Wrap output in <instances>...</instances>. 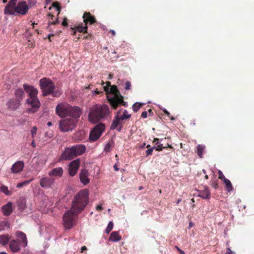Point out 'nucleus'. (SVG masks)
I'll list each match as a JSON object with an SVG mask.
<instances>
[{
  "mask_svg": "<svg viewBox=\"0 0 254 254\" xmlns=\"http://www.w3.org/2000/svg\"><path fill=\"white\" fill-rule=\"evenodd\" d=\"M89 202V192L87 190H80L74 197L70 209L63 216V224L66 229H71L79 213L86 207Z\"/></svg>",
  "mask_w": 254,
  "mask_h": 254,
  "instance_id": "1",
  "label": "nucleus"
},
{
  "mask_svg": "<svg viewBox=\"0 0 254 254\" xmlns=\"http://www.w3.org/2000/svg\"><path fill=\"white\" fill-rule=\"evenodd\" d=\"M106 83L107 85L104 86L103 88L111 106L115 109H117L119 104L127 107V103L123 100V97L120 94L117 87L111 86L109 81L106 82Z\"/></svg>",
  "mask_w": 254,
  "mask_h": 254,
  "instance_id": "2",
  "label": "nucleus"
},
{
  "mask_svg": "<svg viewBox=\"0 0 254 254\" xmlns=\"http://www.w3.org/2000/svg\"><path fill=\"white\" fill-rule=\"evenodd\" d=\"M109 113V108L107 105L96 104L89 109V120L93 124L97 123L101 119L106 118Z\"/></svg>",
  "mask_w": 254,
  "mask_h": 254,
  "instance_id": "3",
  "label": "nucleus"
},
{
  "mask_svg": "<svg viewBox=\"0 0 254 254\" xmlns=\"http://www.w3.org/2000/svg\"><path fill=\"white\" fill-rule=\"evenodd\" d=\"M23 87L29 96V98L26 99V102L32 107L28 109L27 111L29 113H35L38 110L40 107V103L37 96L38 91L33 86L26 84L23 85Z\"/></svg>",
  "mask_w": 254,
  "mask_h": 254,
  "instance_id": "4",
  "label": "nucleus"
},
{
  "mask_svg": "<svg viewBox=\"0 0 254 254\" xmlns=\"http://www.w3.org/2000/svg\"><path fill=\"white\" fill-rule=\"evenodd\" d=\"M39 84L44 96L51 94L53 97H59L62 94V91L55 88L54 83L49 78L44 77L41 79Z\"/></svg>",
  "mask_w": 254,
  "mask_h": 254,
  "instance_id": "5",
  "label": "nucleus"
},
{
  "mask_svg": "<svg viewBox=\"0 0 254 254\" xmlns=\"http://www.w3.org/2000/svg\"><path fill=\"white\" fill-rule=\"evenodd\" d=\"M17 237V240H13L10 242L9 249L13 253H16L20 250V246L25 248L27 246V239L26 235L22 231H17L15 233Z\"/></svg>",
  "mask_w": 254,
  "mask_h": 254,
  "instance_id": "6",
  "label": "nucleus"
},
{
  "mask_svg": "<svg viewBox=\"0 0 254 254\" xmlns=\"http://www.w3.org/2000/svg\"><path fill=\"white\" fill-rule=\"evenodd\" d=\"M77 122L76 119L71 118L61 120L59 123L60 129L63 132L71 131L76 127Z\"/></svg>",
  "mask_w": 254,
  "mask_h": 254,
  "instance_id": "7",
  "label": "nucleus"
},
{
  "mask_svg": "<svg viewBox=\"0 0 254 254\" xmlns=\"http://www.w3.org/2000/svg\"><path fill=\"white\" fill-rule=\"evenodd\" d=\"M104 129L105 126L104 124H99L96 125L90 133V140L92 141H94L97 140L100 137Z\"/></svg>",
  "mask_w": 254,
  "mask_h": 254,
  "instance_id": "8",
  "label": "nucleus"
},
{
  "mask_svg": "<svg viewBox=\"0 0 254 254\" xmlns=\"http://www.w3.org/2000/svg\"><path fill=\"white\" fill-rule=\"evenodd\" d=\"M70 108V105L67 103H60L56 107V112L59 117L64 118L68 116Z\"/></svg>",
  "mask_w": 254,
  "mask_h": 254,
  "instance_id": "9",
  "label": "nucleus"
},
{
  "mask_svg": "<svg viewBox=\"0 0 254 254\" xmlns=\"http://www.w3.org/2000/svg\"><path fill=\"white\" fill-rule=\"evenodd\" d=\"M55 179L50 177H43L39 181L40 186L44 189L50 188L55 183Z\"/></svg>",
  "mask_w": 254,
  "mask_h": 254,
  "instance_id": "10",
  "label": "nucleus"
},
{
  "mask_svg": "<svg viewBox=\"0 0 254 254\" xmlns=\"http://www.w3.org/2000/svg\"><path fill=\"white\" fill-rule=\"evenodd\" d=\"M28 9L29 7L25 1L19 2L15 7V14L24 15L27 12Z\"/></svg>",
  "mask_w": 254,
  "mask_h": 254,
  "instance_id": "11",
  "label": "nucleus"
},
{
  "mask_svg": "<svg viewBox=\"0 0 254 254\" xmlns=\"http://www.w3.org/2000/svg\"><path fill=\"white\" fill-rule=\"evenodd\" d=\"M80 165L79 159L71 161L69 164L68 172L70 176H74L76 175Z\"/></svg>",
  "mask_w": 254,
  "mask_h": 254,
  "instance_id": "12",
  "label": "nucleus"
},
{
  "mask_svg": "<svg viewBox=\"0 0 254 254\" xmlns=\"http://www.w3.org/2000/svg\"><path fill=\"white\" fill-rule=\"evenodd\" d=\"M121 111L119 110L117 112L116 115L110 127L112 130L117 129L118 131H120L122 129L121 126L118 127L119 125L122 123V121H123V120H121L120 117V114L121 113Z\"/></svg>",
  "mask_w": 254,
  "mask_h": 254,
  "instance_id": "13",
  "label": "nucleus"
},
{
  "mask_svg": "<svg viewBox=\"0 0 254 254\" xmlns=\"http://www.w3.org/2000/svg\"><path fill=\"white\" fill-rule=\"evenodd\" d=\"M24 163L23 161H17L15 162L10 168L11 173L12 174H18L21 173L24 168Z\"/></svg>",
  "mask_w": 254,
  "mask_h": 254,
  "instance_id": "14",
  "label": "nucleus"
},
{
  "mask_svg": "<svg viewBox=\"0 0 254 254\" xmlns=\"http://www.w3.org/2000/svg\"><path fill=\"white\" fill-rule=\"evenodd\" d=\"M76 157L72 148L66 147L61 156V160H70Z\"/></svg>",
  "mask_w": 254,
  "mask_h": 254,
  "instance_id": "15",
  "label": "nucleus"
},
{
  "mask_svg": "<svg viewBox=\"0 0 254 254\" xmlns=\"http://www.w3.org/2000/svg\"><path fill=\"white\" fill-rule=\"evenodd\" d=\"M81 114V109L77 106H70L69 115V118L71 119H76V121H78V118L80 117Z\"/></svg>",
  "mask_w": 254,
  "mask_h": 254,
  "instance_id": "16",
  "label": "nucleus"
},
{
  "mask_svg": "<svg viewBox=\"0 0 254 254\" xmlns=\"http://www.w3.org/2000/svg\"><path fill=\"white\" fill-rule=\"evenodd\" d=\"M89 173L87 170L82 169L79 173V179L81 183L83 185H86L90 182L89 178Z\"/></svg>",
  "mask_w": 254,
  "mask_h": 254,
  "instance_id": "17",
  "label": "nucleus"
},
{
  "mask_svg": "<svg viewBox=\"0 0 254 254\" xmlns=\"http://www.w3.org/2000/svg\"><path fill=\"white\" fill-rule=\"evenodd\" d=\"M20 100L16 99H12L9 100L6 105L8 108L10 110L15 111L18 108L20 105Z\"/></svg>",
  "mask_w": 254,
  "mask_h": 254,
  "instance_id": "18",
  "label": "nucleus"
},
{
  "mask_svg": "<svg viewBox=\"0 0 254 254\" xmlns=\"http://www.w3.org/2000/svg\"><path fill=\"white\" fill-rule=\"evenodd\" d=\"M64 173V170L62 167H57L53 169L49 172L48 175L50 177H62Z\"/></svg>",
  "mask_w": 254,
  "mask_h": 254,
  "instance_id": "19",
  "label": "nucleus"
},
{
  "mask_svg": "<svg viewBox=\"0 0 254 254\" xmlns=\"http://www.w3.org/2000/svg\"><path fill=\"white\" fill-rule=\"evenodd\" d=\"M76 156L82 154L86 150L84 145H75L71 147Z\"/></svg>",
  "mask_w": 254,
  "mask_h": 254,
  "instance_id": "20",
  "label": "nucleus"
},
{
  "mask_svg": "<svg viewBox=\"0 0 254 254\" xmlns=\"http://www.w3.org/2000/svg\"><path fill=\"white\" fill-rule=\"evenodd\" d=\"M210 192L208 188L205 187L203 190H198V196L203 199H209L210 198Z\"/></svg>",
  "mask_w": 254,
  "mask_h": 254,
  "instance_id": "21",
  "label": "nucleus"
},
{
  "mask_svg": "<svg viewBox=\"0 0 254 254\" xmlns=\"http://www.w3.org/2000/svg\"><path fill=\"white\" fill-rule=\"evenodd\" d=\"M12 204L11 202H8L1 207V211L4 215L8 216L12 212Z\"/></svg>",
  "mask_w": 254,
  "mask_h": 254,
  "instance_id": "22",
  "label": "nucleus"
},
{
  "mask_svg": "<svg viewBox=\"0 0 254 254\" xmlns=\"http://www.w3.org/2000/svg\"><path fill=\"white\" fill-rule=\"evenodd\" d=\"M121 239V237L117 231L113 232L109 237V240L111 242H116L119 241Z\"/></svg>",
  "mask_w": 254,
  "mask_h": 254,
  "instance_id": "23",
  "label": "nucleus"
},
{
  "mask_svg": "<svg viewBox=\"0 0 254 254\" xmlns=\"http://www.w3.org/2000/svg\"><path fill=\"white\" fill-rule=\"evenodd\" d=\"M84 22L87 23L89 22L90 24H93L95 22V19L89 13H85L83 16Z\"/></svg>",
  "mask_w": 254,
  "mask_h": 254,
  "instance_id": "24",
  "label": "nucleus"
},
{
  "mask_svg": "<svg viewBox=\"0 0 254 254\" xmlns=\"http://www.w3.org/2000/svg\"><path fill=\"white\" fill-rule=\"evenodd\" d=\"M10 239V237L7 234L0 235V244L3 246L6 245Z\"/></svg>",
  "mask_w": 254,
  "mask_h": 254,
  "instance_id": "25",
  "label": "nucleus"
},
{
  "mask_svg": "<svg viewBox=\"0 0 254 254\" xmlns=\"http://www.w3.org/2000/svg\"><path fill=\"white\" fill-rule=\"evenodd\" d=\"M15 7L6 5L4 8V13L8 15H16Z\"/></svg>",
  "mask_w": 254,
  "mask_h": 254,
  "instance_id": "26",
  "label": "nucleus"
},
{
  "mask_svg": "<svg viewBox=\"0 0 254 254\" xmlns=\"http://www.w3.org/2000/svg\"><path fill=\"white\" fill-rule=\"evenodd\" d=\"M205 148V146L204 145L198 144L197 146L196 152L199 158H202L203 157V152Z\"/></svg>",
  "mask_w": 254,
  "mask_h": 254,
  "instance_id": "27",
  "label": "nucleus"
},
{
  "mask_svg": "<svg viewBox=\"0 0 254 254\" xmlns=\"http://www.w3.org/2000/svg\"><path fill=\"white\" fill-rule=\"evenodd\" d=\"M24 93V92L22 89H17L15 91V96L16 98V99H19L20 100V101H21L23 99Z\"/></svg>",
  "mask_w": 254,
  "mask_h": 254,
  "instance_id": "28",
  "label": "nucleus"
},
{
  "mask_svg": "<svg viewBox=\"0 0 254 254\" xmlns=\"http://www.w3.org/2000/svg\"><path fill=\"white\" fill-rule=\"evenodd\" d=\"M75 31H78L79 32L86 33L87 30V24L86 23L84 24L82 23L81 25H79L78 26L75 27Z\"/></svg>",
  "mask_w": 254,
  "mask_h": 254,
  "instance_id": "29",
  "label": "nucleus"
},
{
  "mask_svg": "<svg viewBox=\"0 0 254 254\" xmlns=\"http://www.w3.org/2000/svg\"><path fill=\"white\" fill-rule=\"evenodd\" d=\"M223 182L225 185L226 189L227 191L228 192L231 191L233 190V188L230 181L228 179L224 178V180Z\"/></svg>",
  "mask_w": 254,
  "mask_h": 254,
  "instance_id": "30",
  "label": "nucleus"
},
{
  "mask_svg": "<svg viewBox=\"0 0 254 254\" xmlns=\"http://www.w3.org/2000/svg\"><path fill=\"white\" fill-rule=\"evenodd\" d=\"M9 227V224L7 221H3L0 222V232L5 230Z\"/></svg>",
  "mask_w": 254,
  "mask_h": 254,
  "instance_id": "31",
  "label": "nucleus"
},
{
  "mask_svg": "<svg viewBox=\"0 0 254 254\" xmlns=\"http://www.w3.org/2000/svg\"><path fill=\"white\" fill-rule=\"evenodd\" d=\"M26 200L24 199H21L18 202V209L22 211L26 208Z\"/></svg>",
  "mask_w": 254,
  "mask_h": 254,
  "instance_id": "32",
  "label": "nucleus"
},
{
  "mask_svg": "<svg viewBox=\"0 0 254 254\" xmlns=\"http://www.w3.org/2000/svg\"><path fill=\"white\" fill-rule=\"evenodd\" d=\"M130 117H131V115L128 114V113L127 110H124L123 115L121 116H120L121 119L123 121L130 118Z\"/></svg>",
  "mask_w": 254,
  "mask_h": 254,
  "instance_id": "33",
  "label": "nucleus"
},
{
  "mask_svg": "<svg viewBox=\"0 0 254 254\" xmlns=\"http://www.w3.org/2000/svg\"><path fill=\"white\" fill-rule=\"evenodd\" d=\"M33 179H31L29 180H27V181H23L22 182L18 183L16 185V187L20 188L23 187L24 186H25L29 184L31 182V181L33 180Z\"/></svg>",
  "mask_w": 254,
  "mask_h": 254,
  "instance_id": "34",
  "label": "nucleus"
},
{
  "mask_svg": "<svg viewBox=\"0 0 254 254\" xmlns=\"http://www.w3.org/2000/svg\"><path fill=\"white\" fill-rule=\"evenodd\" d=\"M0 191L4 193L6 195H9L11 193L9 191L8 188L5 186H2L0 187Z\"/></svg>",
  "mask_w": 254,
  "mask_h": 254,
  "instance_id": "35",
  "label": "nucleus"
},
{
  "mask_svg": "<svg viewBox=\"0 0 254 254\" xmlns=\"http://www.w3.org/2000/svg\"><path fill=\"white\" fill-rule=\"evenodd\" d=\"M114 224L112 221H110L106 228L105 232L107 234H109L113 229Z\"/></svg>",
  "mask_w": 254,
  "mask_h": 254,
  "instance_id": "36",
  "label": "nucleus"
},
{
  "mask_svg": "<svg viewBox=\"0 0 254 254\" xmlns=\"http://www.w3.org/2000/svg\"><path fill=\"white\" fill-rule=\"evenodd\" d=\"M143 104L138 103L137 102L134 103L132 105V110L134 112H137L141 108Z\"/></svg>",
  "mask_w": 254,
  "mask_h": 254,
  "instance_id": "37",
  "label": "nucleus"
},
{
  "mask_svg": "<svg viewBox=\"0 0 254 254\" xmlns=\"http://www.w3.org/2000/svg\"><path fill=\"white\" fill-rule=\"evenodd\" d=\"M84 132L82 131H79L75 134V137L78 140H81L83 139V136Z\"/></svg>",
  "mask_w": 254,
  "mask_h": 254,
  "instance_id": "38",
  "label": "nucleus"
},
{
  "mask_svg": "<svg viewBox=\"0 0 254 254\" xmlns=\"http://www.w3.org/2000/svg\"><path fill=\"white\" fill-rule=\"evenodd\" d=\"M160 109L162 110L164 113L170 118L171 120L174 121L175 120V118L173 116H171L170 113L165 109V108H161L160 107Z\"/></svg>",
  "mask_w": 254,
  "mask_h": 254,
  "instance_id": "39",
  "label": "nucleus"
},
{
  "mask_svg": "<svg viewBox=\"0 0 254 254\" xmlns=\"http://www.w3.org/2000/svg\"><path fill=\"white\" fill-rule=\"evenodd\" d=\"M37 130V128L36 127L34 126L32 127L30 132H31V136L33 138H34L35 135L36 134Z\"/></svg>",
  "mask_w": 254,
  "mask_h": 254,
  "instance_id": "40",
  "label": "nucleus"
},
{
  "mask_svg": "<svg viewBox=\"0 0 254 254\" xmlns=\"http://www.w3.org/2000/svg\"><path fill=\"white\" fill-rule=\"evenodd\" d=\"M155 148V146L151 147L146 151V156H148L152 155L153 149Z\"/></svg>",
  "mask_w": 254,
  "mask_h": 254,
  "instance_id": "41",
  "label": "nucleus"
},
{
  "mask_svg": "<svg viewBox=\"0 0 254 254\" xmlns=\"http://www.w3.org/2000/svg\"><path fill=\"white\" fill-rule=\"evenodd\" d=\"M17 0H10L6 5L16 7V2Z\"/></svg>",
  "mask_w": 254,
  "mask_h": 254,
  "instance_id": "42",
  "label": "nucleus"
},
{
  "mask_svg": "<svg viewBox=\"0 0 254 254\" xmlns=\"http://www.w3.org/2000/svg\"><path fill=\"white\" fill-rule=\"evenodd\" d=\"M111 145L110 143H108L106 144L104 147V151L108 152L111 151Z\"/></svg>",
  "mask_w": 254,
  "mask_h": 254,
  "instance_id": "43",
  "label": "nucleus"
},
{
  "mask_svg": "<svg viewBox=\"0 0 254 254\" xmlns=\"http://www.w3.org/2000/svg\"><path fill=\"white\" fill-rule=\"evenodd\" d=\"M131 87V83L129 81H127L126 83L125 84V89L126 90H129L130 89Z\"/></svg>",
  "mask_w": 254,
  "mask_h": 254,
  "instance_id": "44",
  "label": "nucleus"
},
{
  "mask_svg": "<svg viewBox=\"0 0 254 254\" xmlns=\"http://www.w3.org/2000/svg\"><path fill=\"white\" fill-rule=\"evenodd\" d=\"M163 148H165V147H163L162 144H158L157 147L155 146V148L158 151L162 150Z\"/></svg>",
  "mask_w": 254,
  "mask_h": 254,
  "instance_id": "45",
  "label": "nucleus"
},
{
  "mask_svg": "<svg viewBox=\"0 0 254 254\" xmlns=\"http://www.w3.org/2000/svg\"><path fill=\"white\" fill-rule=\"evenodd\" d=\"M141 117L143 119L146 118L147 117V111L143 112L141 115Z\"/></svg>",
  "mask_w": 254,
  "mask_h": 254,
  "instance_id": "46",
  "label": "nucleus"
},
{
  "mask_svg": "<svg viewBox=\"0 0 254 254\" xmlns=\"http://www.w3.org/2000/svg\"><path fill=\"white\" fill-rule=\"evenodd\" d=\"M219 179H223V181L224 180V178H226L221 171H219Z\"/></svg>",
  "mask_w": 254,
  "mask_h": 254,
  "instance_id": "47",
  "label": "nucleus"
},
{
  "mask_svg": "<svg viewBox=\"0 0 254 254\" xmlns=\"http://www.w3.org/2000/svg\"><path fill=\"white\" fill-rule=\"evenodd\" d=\"M37 0H28L29 4L31 5H34L36 4Z\"/></svg>",
  "mask_w": 254,
  "mask_h": 254,
  "instance_id": "48",
  "label": "nucleus"
},
{
  "mask_svg": "<svg viewBox=\"0 0 254 254\" xmlns=\"http://www.w3.org/2000/svg\"><path fill=\"white\" fill-rule=\"evenodd\" d=\"M96 210L98 211H101L103 209V207L101 204H99L97 205L96 207Z\"/></svg>",
  "mask_w": 254,
  "mask_h": 254,
  "instance_id": "49",
  "label": "nucleus"
},
{
  "mask_svg": "<svg viewBox=\"0 0 254 254\" xmlns=\"http://www.w3.org/2000/svg\"><path fill=\"white\" fill-rule=\"evenodd\" d=\"M176 249H177V250L179 251V252L180 253V254H185V253L184 251H183V250H181L179 247H178L177 246H176Z\"/></svg>",
  "mask_w": 254,
  "mask_h": 254,
  "instance_id": "50",
  "label": "nucleus"
},
{
  "mask_svg": "<svg viewBox=\"0 0 254 254\" xmlns=\"http://www.w3.org/2000/svg\"><path fill=\"white\" fill-rule=\"evenodd\" d=\"M58 23H59V20H58V19L57 18V19H56V20L55 21H54V22H50V21H49V24H53V25H55V24H56Z\"/></svg>",
  "mask_w": 254,
  "mask_h": 254,
  "instance_id": "51",
  "label": "nucleus"
},
{
  "mask_svg": "<svg viewBox=\"0 0 254 254\" xmlns=\"http://www.w3.org/2000/svg\"><path fill=\"white\" fill-rule=\"evenodd\" d=\"M87 250L86 246H83L81 249V253H83L85 251Z\"/></svg>",
  "mask_w": 254,
  "mask_h": 254,
  "instance_id": "52",
  "label": "nucleus"
},
{
  "mask_svg": "<svg viewBox=\"0 0 254 254\" xmlns=\"http://www.w3.org/2000/svg\"><path fill=\"white\" fill-rule=\"evenodd\" d=\"M233 253H234L233 252H232L229 248H227V254H232Z\"/></svg>",
  "mask_w": 254,
  "mask_h": 254,
  "instance_id": "53",
  "label": "nucleus"
},
{
  "mask_svg": "<svg viewBox=\"0 0 254 254\" xmlns=\"http://www.w3.org/2000/svg\"><path fill=\"white\" fill-rule=\"evenodd\" d=\"M62 25L64 26H67V23L66 21V19H64L63 22H62Z\"/></svg>",
  "mask_w": 254,
  "mask_h": 254,
  "instance_id": "54",
  "label": "nucleus"
},
{
  "mask_svg": "<svg viewBox=\"0 0 254 254\" xmlns=\"http://www.w3.org/2000/svg\"><path fill=\"white\" fill-rule=\"evenodd\" d=\"M31 145L34 148L36 147V144L35 143V140L34 139L32 141Z\"/></svg>",
  "mask_w": 254,
  "mask_h": 254,
  "instance_id": "55",
  "label": "nucleus"
},
{
  "mask_svg": "<svg viewBox=\"0 0 254 254\" xmlns=\"http://www.w3.org/2000/svg\"><path fill=\"white\" fill-rule=\"evenodd\" d=\"M114 170L116 171H118L119 170V168L118 167V166L117 164H115L114 165Z\"/></svg>",
  "mask_w": 254,
  "mask_h": 254,
  "instance_id": "56",
  "label": "nucleus"
},
{
  "mask_svg": "<svg viewBox=\"0 0 254 254\" xmlns=\"http://www.w3.org/2000/svg\"><path fill=\"white\" fill-rule=\"evenodd\" d=\"M110 32L112 33L113 36H115L116 34V32H115V30H114L111 29L110 30Z\"/></svg>",
  "mask_w": 254,
  "mask_h": 254,
  "instance_id": "57",
  "label": "nucleus"
},
{
  "mask_svg": "<svg viewBox=\"0 0 254 254\" xmlns=\"http://www.w3.org/2000/svg\"><path fill=\"white\" fill-rule=\"evenodd\" d=\"M158 140H159L158 138H154V142H155V144L157 145L159 143Z\"/></svg>",
  "mask_w": 254,
  "mask_h": 254,
  "instance_id": "58",
  "label": "nucleus"
},
{
  "mask_svg": "<svg viewBox=\"0 0 254 254\" xmlns=\"http://www.w3.org/2000/svg\"><path fill=\"white\" fill-rule=\"evenodd\" d=\"M93 92H94V93H93V95H96V94H98L100 93V92L97 90H94Z\"/></svg>",
  "mask_w": 254,
  "mask_h": 254,
  "instance_id": "59",
  "label": "nucleus"
},
{
  "mask_svg": "<svg viewBox=\"0 0 254 254\" xmlns=\"http://www.w3.org/2000/svg\"><path fill=\"white\" fill-rule=\"evenodd\" d=\"M145 146H146V143H143L141 144L139 146V148H144Z\"/></svg>",
  "mask_w": 254,
  "mask_h": 254,
  "instance_id": "60",
  "label": "nucleus"
},
{
  "mask_svg": "<svg viewBox=\"0 0 254 254\" xmlns=\"http://www.w3.org/2000/svg\"><path fill=\"white\" fill-rule=\"evenodd\" d=\"M113 78V75L112 74H110L109 75H108V79H111Z\"/></svg>",
  "mask_w": 254,
  "mask_h": 254,
  "instance_id": "61",
  "label": "nucleus"
},
{
  "mask_svg": "<svg viewBox=\"0 0 254 254\" xmlns=\"http://www.w3.org/2000/svg\"><path fill=\"white\" fill-rule=\"evenodd\" d=\"M58 4H58L57 2H54V3H53V7H57V6H59V5H58Z\"/></svg>",
  "mask_w": 254,
  "mask_h": 254,
  "instance_id": "62",
  "label": "nucleus"
},
{
  "mask_svg": "<svg viewBox=\"0 0 254 254\" xmlns=\"http://www.w3.org/2000/svg\"><path fill=\"white\" fill-rule=\"evenodd\" d=\"M56 9H57V11H59V13H60V10H61V7H60V6H57V7H56Z\"/></svg>",
  "mask_w": 254,
  "mask_h": 254,
  "instance_id": "63",
  "label": "nucleus"
},
{
  "mask_svg": "<svg viewBox=\"0 0 254 254\" xmlns=\"http://www.w3.org/2000/svg\"><path fill=\"white\" fill-rule=\"evenodd\" d=\"M181 201H182V199L181 198H179L177 200L176 203L179 204Z\"/></svg>",
  "mask_w": 254,
  "mask_h": 254,
  "instance_id": "64",
  "label": "nucleus"
}]
</instances>
